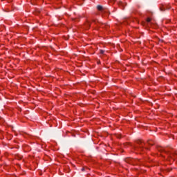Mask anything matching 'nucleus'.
<instances>
[{
	"mask_svg": "<svg viewBox=\"0 0 177 177\" xmlns=\"http://www.w3.org/2000/svg\"><path fill=\"white\" fill-rule=\"evenodd\" d=\"M160 10H161V12H164V11H165V8H160Z\"/></svg>",
	"mask_w": 177,
	"mask_h": 177,
	"instance_id": "0eeeda50",
	"label": "nucleus"
},
{
	"mask_svg": "<svg viewBox=\"0 0 177 177\" xmlns=\"http://www.w3.org/2000/svg\"><path fill=\"white\" fill-rule=\"evenodd\" d=\"M137 144L138 145L134 147L135 150H143V147H145V143L143 142V140H138L137 141Z\"/></svg>",
	"mask_w": 177,
	"mask_h": 177,
	"instance_id": "f257e3e1",
	"label": "nucleus"
},
{
	"mask_svg": "<svg viewBox=\"0 0 177 177\" xmlns=\"http://www.w3.org/2000/svg\"><path fill=\"white\" fill-rule=\"evenodd\" d=\"M97 10H102L103 12H104V9H103V6H97Z\"/></svg>",
	"mask_w": 177,
	"mask_h": 177,
	"instance_id": "7ed1b4c3",
	"label": "nucleus"
},
{
	"mask_svg": "<svg viewBox=\"0 0 177 177\" xmlns=\"http://www.w3.org/2000/svg\"><path fill=\"white\" fill-rule=\"evenodd\" d=\"M148 145H150L151 146H153V143H151V141H148Z\"/></svg>",
	"mask_w": 177,
	"mask_h": 177,
	"instance_id": "6e6552de",
	"label": "nucleus"
},
{
	"mask_svg": "<svg viewBox=\"0 0 177 177\" xmlns=\"http://www.w3.org/2000/svg\"><path fill=\"white\" fill-rule=\"evenodd\" d=\"M126 162H128L129 164H132L133 165H135V162H136V160L132 158H127L125 160Z\"/></svg>",
	"mask_w": 177,
	"mask_h": 177,
	"instance_id": "f03ea898",
	"label": "nucleus"
},
{
	"mask_svg": "<svg viewBox=\"0 0 177 177\" xmlns=\"http://www.w3.org/2000/svg\"><path fill=\"white\" fill-rule=\"evenodd\" d=\"M86 26L88 28H89V27H91V23L88 22Z\"/></svg>",
	"mask_w": 177,
	"mask_h": 177,
	"instance_id": "20e7f679",
	"label": "nucleus"
},
{
	"mask_svg": "<svg viewBox=\"0 0 177 177\" xmlns=\"http://www.w3.org/2000/svg\"><path fill=\"white\" fill-rule=\"evenodd\" d=\"M18 160H21V157H19V158H18Z\"/></svg>",
	"mask_w": 177,
	"mask_h": 177,
	"instance_id": "9b49d317",
	"label": "nucleus"
},
{
	"mask_svg": "<svg viewBox=\"0 0 177 177\" xmlns=\"http://www.w3.org/2000/svg\"><path fill=\"white\" fill-rule=\"evenodd\" d=\"M147 23H150V21H151V19L147 18Z\"/></svg>",
	"mask_w": 177,
	"mask_h": 177,
	"instance_id": "423d86ee",
	"label": "nucleus"
},
{
	"mask_svg": "<svg viewBox=\"0 0 177 177\" xmlns=\"http://www.w3.org/2000/svg\"><path fill=\"white\" fill-rule=\"evenodd\" d=\"M158 150L159 151H164V149L162 148H161V147L158 148Z\"/></svg>",
	"mask_w": 177,
	"mask_h": 177,
	"instance_id": "39448f33",
	"label": "nucleus"
},
{
	"mask_svg": "<svg viewBox=\"0 0 177 177\" xmlns=\"http://www.w3.org/2000/svg\"><path fill=\"white\" fill-rule=\"evenodd\" d=\"M82 171H85V168H82Z\"/></svg>",
	"mask_w": 177,
	"mask_h": 177,
	"instance_id": "9d476101",
	"label": "nucleus"
},
{
	"mask_svg": "<svg viewBox=\"0 0 177 177\" xmlns=\"http://www.w3.org/2000/svg\"><path fill=\"white\" fill-rule=\"evenodd\" d=\"M100 52L101 55H103V53H104V50H100Z\"/></svg>",
	"mask_w": 177,
	"mask_h": 177,
	"instance_id": "1a4fd4ad",
	"label": "nucleus"
}]
</instances>
